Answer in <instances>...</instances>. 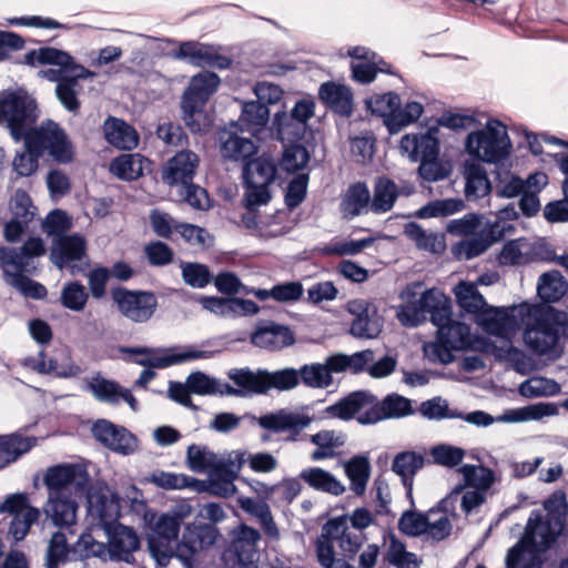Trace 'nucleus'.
Masks as SVG:
<instances>
[{
	"instance_id": "obj_1",
	"label": "nucleus",
	"mask_w": 568,
	"mask_h": 568,
	"mask_svg": "<svg viewBox=\"0 0 568 568\" xmlns=\"http://www.w3.org/2000/svg\"><path fill=\"white\" fill-rule=\"evenodd\" d=\"M49 489L43 513L54 526L70 527L77 523L78 499L87 498L88 513L104 524L120 515L116 495L104 483L90 485L87 469L79 464L50 467L43 479Z\"/></svg>"
},
{
	"instance_id": "obj_2",
	"label": "nucleus",
	"mask_w": 568,
	"mask_h": 568,
	"mask_svg": "<svg viewBox=\"0 0 568 568\" xmlns=\"http://www.w3.org/2000/svg\"><path fill=\"white\" fill-rule=\"evenodd\" d=\"M423 282H410L399 293L403 304L397 306L396 316L406 327H417L429 314L432 324L440 327L453 316L452 300L438 287L426 288Z\"/></svg>"
},
{
	"instance_id": "obj_3",
	"label": "nucleus",
	"mask_w": 568,
	"mask_h": 568,
	"mask_svg": "<svg viewBox=\"0 0 568 568\" xmlns=\"http://www.w3.org/2000/svg\"><path fill=\"white\" fill-rule=\"evenodd\" d=\"M423 282H410L399 293L403 304L397 306L396 316L406 327H417L429 314L432 324L440 327L453 316L452 300L438 287L426 288Z\"/></svg>"
},
{
	"instance_id": "obj_4",
	"label": "nucleus",
	"mask_w": 568,
	"mask_h": 568,
	"mask_svg": "<svg viewBox=\"0 0 568 568\" xmlns=\"http://www.w3.org/2000/svg\"><path fill=\"white\" fill-rule=\"evenodd\" d=\"M527 315L531 323L524 331L523 338L534 355H550L557 347L564 345V328L568 314L554 306L529 307Z\"/></svg>"
},
{
	"instance_id": "obj_5",
	"label": "nucleus",
	"mask_w": 568,
	"mask_h": 568,
	"mask_svg": "<svg viewBox=\"0 0 568 568\" xmlns=\"http://www.w3.org/2000/svg\"><path fill=\"white\" fill-rule=\"evenodd\" d=\"M511 148L507 128L496 119L487 120L481 129L471 131L465 139V151L471 158L488 164L505 161L510 155Z\"/></svg>"
},
{
	"instance_id": "obj_6",
	"label": "nucleus",
	"mask_w": 568,
	"mask_h": 568,
	"mask_svg": "<svg viewBox=\"0 0 568 568\" xmlns=\"http://www.w3.org/2000/svg\"><path fill=\"white\" fill-rule=\"evenodd\" d=\"M230 378L239 387V396L252 394H265L271 389L286 392L300 384V375L296 369L285 368L273 373L266 371L252 372L250 369H233Z\"/></svg>"
},
{
	"instance_id": "obj_7",
	"label": "nucleus",
	"mask_w": 568,
	"mask_h": 568,
	"mask_svg": "<svg viewBox=\"0 0 568 568\" xmlns=\"http://www.w3.org/2000/svg\"><path fill=\"white\" fill-rule=\"evenodd\" d=\"M3 108L6 128L16 142L28 138L37 128L38 103L26 90L18 89L4 92Z\"/></svg>"
},
{
	"instance_id": "obj_8",
	"label": "nucleus",
	"mask_w": 568,
	"mask_h": 568,
	"mask_svg": "<svg viewBox=\"0 0 568 568\" xmlns=\"http://www.w3.org/2000/svg\"><path fill=\"white\" fill-rule=\"evenodd\" d=\"M148 548L158 566L166 567L175 557L178 537L181 526L164 513L153 515L149 520Z\"/></svg>"
},
{
	"instance_id": "obj_9",
	"label": "nucleus",
	"mask_w": 568,
	"mask_h": 568,
	"mask_svg": "<svg viewBox=\"0 0 568 568\" xmlns=\"http://www.w3.org/2000/svg\"><path fill=\"white\" fill-rule=\"evenodd\" d=\"M33 151L41 156L48 154L58 163L68 164L73 160L72 142L65 131L53 120L43 121L28 136Z\"/></svg>"
},
{
	"instance_id": "obj_10",
	"label": "nucleus",
	"mask_w": 568,
	"mask_h": 568,
	"mask_svg": "<svg viewBox=\"0 0 568 568\" xmlns=\"http://www.w3.org/2000/svg\"><path fill=\"white\" fill-rule=\"evenodd\" d=\"M111 296L119 312L133 323L149 322L159 306L158 297L151 291L116 286L111 290Z\"/></svg>"
},
{
	"instance_id": "obj_11",
	"label": "nucleus",
	"mask_w": 568,
	"mask_h": 568,
	"mask_svg": "<svg viewBox=\"0 0 568 568\" xmlns=\"http://www.w3.org/2000/svg\"><path fill=\"white\" fill-rule=\"evenodd\" d=\"M376 396L367 390H356L327 406L325 414L329 417L349 420L356 418L363 425L378 422Z\"/></svg>"
},
{
	"instance_id": "obj_12",
	"label": "nucleus",
	"mask_w": 568,
	"mask_h": 568,
	"mask_svg": "<svg viewBox=\"0 0 568 568\" xmlns=\"http://www.w3.org/2000/svg\"><path fill=\"white\" fill-rule=\"evenodd\" d=\"M558 413L557 407L550 403H536L525 407L506 410L503 415L494 418L483 410H476L462 415L460 418L469 424L477 426H488L495 420L503 423H523L529 420H540L544 417L554 416Z\"/></svg>"
},
{
	"instance_id": "obj_13",
	"label": "nucleus",
	"mask_w": 568,
	"mask_h": 568,
	"mask_svg": "<svg viewBox=\"0 0 568 568\" xmlns=\"http://www.w3.org/2000/svg\"><path fill=\"white\" fill-rule=\"evenodd\" d=\"M87 254L85 239L78 234L54 237L50 251V261L59 270L68 268L72 276L82 274L84 267L74 263L81 261Z\"/></svg>"
},
{
	"instance_id": "obj_14",
	"label": "nucleus",
	"mask_w": 568,
	"mask_h": 568,
	"mask_svg": "<svg viewBox=\"0 0 568 568\" xmlns=\"http://www.w3.org/2000/svg\"><path fill=\"white\" fill-rule=\"evenodd\" d=\"M217 459L216 478L205 484V491L220 497L232 496L236 490L234 479L247 462V455L243 450H232L217 455Z\"/></svg>"
},
{
	"instance_id": "obj_15",
	"label": "nucleus",
	"mask_w": 568,
	"mask_h": 568,
	"mask_svg": "<svg viewBox=\"0 0 568 568\" xmlns=\"http://www.w3.org/2000/svg\"><path fill=\"white\" fill-rule=\"evenodd\" d=\"M462 488L455 487L446 498L440 500L436 508L426 513V536L430 539L440 541L450 535L453 523L457 518L455 506Z\"/></svg>"
},
{
	"instance_id": "obj_16",
	"label": "nucleus",
	"mask_w": 568,
	"mask_h": 568,
	"mask_svg": "<svg viewBox=\"0 0 568 568\" xmlns=\"http://www.w3.org/2000/svg\"><path fill=\"white\" fill-rule=\"evenodd\" d=\"M0 513L12 516L9 532L14 540H22L29 532L31 526L38 521L40 510L28 503L26 495L9 496L1 505Z\"/></svg>"
},
{
	"instance_id": "obj_17",
	"label": "nucleus",
	"mask_w": 568,
	"mask_h": 568,
	"mask_svg": "<svg viewBox=\"0 0 568 568\" xmlns=\"http://www.w3.org/2000/svg\"><path fill=\"white\" fill-rule=\"evenodd\" d=\"M439 129L429 126L425 132L407 133L402 136L399 149L412 162L434 160L439 156Z\"/></svg>"
},
{
	"instance_id": "obj_18",
	"label": "nucleus",
	"mask_w": 568,
	"mask_h": 568,
	"mask_svg": "<svg viewBox=\"0 0 568 568\" xmlns=\"http://www.w3.org/2000/svg\"><path fill=\"white\" fill-rule=\"evenodd\" d=\"M236 342H227L225 337H219L216 339L206 341L202 347H213L210 351H203L196 348L194 345H171L161 347H148V346H121L119 352L122 355H215L216 353L227 351L233 352L234 348L225 346L226 344H235Z\"/></svg>"
},
{
	"instance_id": "obj_19",
	"label": "nucleus",
	"mask_w": 568,
	"mask_h": 568,
	"mask_svg": "<svg viewBox=\"0 0 568 568\" xmlns=\"http://www.w3.org/2000/svg\"><path fill=\"white\" fill-rule=\"evenodd\" d=\"M253 345L270 352H278L296 342L294 332L288 325L271 320L258 321L251 334Z\"/></svg>"
},
{
	"instance_id": "obj_20",
	"label": "nucleus",
	"mask_w": 568,
	"mask_h": 568,
	"mask_svg": "<svg viewBox=\"0 0 568 568\" xmlns=\"http://www.w3.org/2000/svg\"><path fill=\"white\" fill-rule=\"evenodd\" d=\"M347 312L353 316L349 333L358 338H374L382 332L381 317L374 303L353 300L347 303Z\"/></svg>"
},
{
	"instance_id": "obj_21",
	"label": "nucleus",
	"mask_w": 568,
	"mask_h": 568,
	"mask_svg": "<svg viewBox=\"0 0 568 568\" xmlns=\"http://www.w3.org/2000/svg\"><path fill=\"white\" fill-rule=\"evenodd\" d=\"M216 537L217 530L213 526L190 523L185 526L182 538L176 545L175 557L190 568L193 555L213 545Z\"/></svg>"
},
{
	"instance_id": "obj_22",
	"label": "nucleus",
	"mask_w": 568,
	"mask_h": 568,
	"mask_svg": "<svg viewBox=\"0 0 568 568\" xmlns=\"http://www.w3.org/2000/svg\"><path fill=\"white\" fill-rule=\"evenodd\" d=\"M471 345L470 326L452 316L447 324L437 327L433 355H453L454 351H466Z\"/></svg>"
},
{
	"instance_id": "obj_23",
	"label": "nucleus",
	"mask_w": 568,
	"mask_h": 568,
	"mask_svg": "<svg viewBox=\"0 0 568 568\" xmlns=\"http://www.w3.org/2000/svg\"><path fill=\"white\" fill-rule=\"evenodd\" d=\"M174 57L187 60L195 67H210L219 70H227L233 62L230 57L220 54L213 47L196 41L181 42Z\"/></svg>"
},
{
	"instance_id": "obj_24",
	"label": "nucleus",
	"mask_w": 568,
	"mask_h": 568,
	"mask_svg": "<svg viewBox=\"0 0 568 568\" xmlns=\"http://www.w3.org/2000/svg\"><path fill=\"white\" fill-rule=\"evenodd\" d=\"M313 422L311 417L304 410H293L282 408L276 412H272L262 415L257 418L260 427L274 433L290 432L294 436L301 430L307 428Z\"/></svg>"
},
{
	"instance_id": "obj_25",
	"label": "nucleus",
	"mask_w": 568,
	"mask_h": 568,
	"mask_svg": "<svg viewBox=\"0 0 568 568\" xmlns=\"http://www.w3.org/2000/svg\"><path fill=\"white\" fill-rule=\"evenodd\" d=\"M93 436L111 450L130 455L138 449V439L124 427L100 419L92 427Z\"/></svg>"
},
{
	"instance_id": "obj_26",
	"label": "nucleus",
	"mask_w": 568,
	"mask_h": 568,
	"mask_svg": "<svg viewBox=\"0 0 568 568\" xmlns=\"http://www.w3.org/2000/svg\"><path fill=\"white\" fill-rule=\"evenodd\" d=\"M116 519L118 517L108 524L100 520L103 526V531L108 535L110 560H122L129 562L133 552L140 547V539L129 527L118 525L111 528V525Z\"/></svg>"
},
{
	"instance_id": "obj_27",
	"label": "nucleus",
	"mask_w": 568,
	"mask_h": 568,
	"mask_svg": "<svg viewBox=\"0 0 568 568\" xmlns=\"http://www.w3.org/2000/svg\"><path fill=\"white\" fill-rule=\"evenodd\" d=\"M562 530L564 528L559 521L547 520L539 510H534L528 518L524 536L520 540L546 551Z\"/></svg>"
},
{
	"instance_id": "obj_28",
	"label": "nucleus",
	"mask_w": 568,
	"mask_h": 568,
	"mask_svg": "<svg viewBox=\"0 0 568 568\" xmlns=\"http://www.w3.org/2000/svg\"><path fill=\"white\" fill-rule=\"evenodd\" d=\"M47 252L41 237H29L20 247L0 246V268H29L30 262Z\"/></svg>"
},
{
	"instance_id": "obj_29",
	"label": "nucleus",
	"mask_w": 568,
	"mask_h": 568,
	"mask_svg": "<svg viewBox=\"0 0 568 568\" xmlns=\"http://www.w3.org/2000/svg\"><path fill=\"white\" fill-rule=\"evenodd\" d=\"M199 156L191 150H181L172 156L163 169L162 179L169 185H178L193 181Z\"/></svg>"
},
{
	"instance_id": "obj_30",
	"label": "nucleus",
	"mask_w": 568,
	"mask_h": 568,
	"mask_svg": "<svg viewBox=\"0 0 568 568\" xmlns=\"http://www.w3.org/2000/svg\"><path fill=\"white\" fill-rule=\"evenodd\" d=\"M318 99L335 114L348 118L354 110V97L352 90L341 83L327 81L318 88Z\"/></svg>"
},
{
	"instance_id": "obj_31",
	"label": "nucleus",
	"mask_w": 568,
	"mask_h": 568,
	"mask_svg": "<svg viewBox=\"0 0 568 568\" xmlns=\"http://www.w3.org/2000/svg\"><path fill=\"white\" fill-rule=\"evenodd\" d=\"M477 322L487 334L506 339L517 327L516 316L505 307H486Z\"/></svg>"
},
{
	"instance_id": "obj_32",
	"label": "nucleus",
	"mask_w": 568,
	"mask_h": 568,
	"mask_svg": "<svg viewBox=\"0 0 568 568\" xmlns=\"http://www.w3.org/2000/svg\"><path fill=\"white\" fill-rule=\"evenodd\" d=\"M3 282L19 292L23 297L31 300H44L48 295L47 287L30 277V268H1Z\"/></svg>"
},
{
	"instance_id": "obj_33",
	"label": "nucleus",
	"mask_w": 568,
	"mask_h": 568,
	"mask_svg": "<svg viewBox=\"0 0 568 568\" xmlns=\"http://www.w3.org/2000/svg\"><path fill=\"white\" fill-rule=\"evenodd\" d=\"M103 133L108 143L119 150L130 151L139 144L136 130L119 118L108 116L103 123Z\"/></svg>"
},
{
	"instance_id": "obj_34",
	"label": "nucleus",
	"mask_w": 568,
	"mask_h": 568,
	"mask_svg": "<svg viewBox=\"0 0 568 568\" xmlns=\"http://www.w3.org/2000/svg\"><path fill=\"white\" fill-rule=\"evenodd\" d=\"M220 78L214 72L203 71L193 75L184 90L181 102L205 105L220 85Z\"/></svg>"
},
{
	"instance_id": "obj_35",
	"label": "nucleus",
	"mask_w": 568,
	"mask_h": 568,
	"mask_svg": "<svg viewBox=\"0 0 568 568\" xmlns=\"http://www.w3.org/2000/svg\"><path fill=\"white\" fill-rule=\"evenodd\" d=\"M221 155L230 161H245L257 152V146L248 138H243L234 132L222 131L220 133Z\"/></svg>"
},
{
	"instance_id": "obj_36",
	"label": "nucleus",
	"mask_w": 568,
	"mask_h": 568,
	"mask_svg": "<svg viewBox=\"0 0 568 568\" xmlns=\"http://www.w3.org/2000/svg\"><path fill=\"white\" fill-rule=\"evenodd\" d=\"M71 357H26L23 366L40 374L70 377L79 374L80 368L71 363Z\"/></svg>"
},
{
	"instance_id": "obj_37",
	"label": "nucleus",
	"mask_w": 568,
	"mask_h": 568,
	"mask_svg": "<svg viewBox=\"0 0 568 568\" xmlns=\"http://www.w3.org/2000/svg\"><path fill=\"white\" fill-rule=\"evenodd\" d=\"M465 195L467 200H476L488 195L491 183L485 168L476 162H466L464 166Z\"/></svg>"
},
{
	"instance_id": "obj_38",
	"label": "nucleus",
	"mask_w": 568,
	"mask_h": 568,
	"mask_svg": "<svg viewBox=\"0 0 568 568\" xmlns=\"http://www.w3.org/2000/svg\"><path fill=\"white\" fill-rule=\"evenodd\" d=\"M186 466L194 473H209L210 480L216 478L217 455L204 445H190L186 449Z\"/></svg>"
},
{
	"instance_id": "obj_39",
	"label": "nucleus",
	"mask_w": 568,
	"mask_h": 568,
	"mask_svg": "<svg viewBox=\"0 0 568 568\" xmlns=\"http://www.w3.org/2000/svg\"><path fill=\"white\" fill-rule=\"evenodd\" d=\"M277 166L267 158L260 156L246 161L243 165L242 178L244 183L270 186L276 179Z\"/></svg>"
},
{
	"instance_id": "obj_40",
	"label": "nucleus",
	"mask_w": 568,
	"mask_h": 568,
	"mask_svg": "<svg viewBox=\"0 0 568 568\" xmlns=\"http://www.w3.org/2000/svg\"><path fill=\"white\" fill-rule=\"evenodd\" d=\"M454 293L459 308L464 313L475 315L477 320L481 312L489 306L474 283L460 281L454 287Z\"/></svg>"
},
{
	"instance_id": "obj_41",
	"label": "nucleus",
	"mask_w": 568,
	"mask_h": 568,
	"mask_svg": "<svg viewBox=\"0 0 568 568\" xmlns=\"http://www.w3.org/2000/svg\"><path fill=\"white\" fill-rule=\"evenodd\" d=\"M300 478L315 490L339 496L345 491V486L329 471L321 467L304 468Z\"/></svg>"
},
{
	"instance_id": "obj_42",
	"label": "nucleus",
	"mask_w": 568,
	"mask_h": 568,
	"mask_svg": "<svg viewBox=\"0 0 568 568\" xmlns=\"http://www.w3.org/2000/svg\"><path fill=\"white\" fill-rule=\"evenodd\" d=\"M94 396L102 402L116 404L120 400H124L129 404L132 410L138 409V400L131 394L129 389L121 387L114 382L106 379H95L90 385Z\"/></svg>"
},
{
	"instance_id": "obj_43",
	"label": "nucleus",
	"mask_w": 568,
	"mask_h": 568,
	"mask_svg": "<svg viewBox=\"0 0 568 568\" xmlns=\"http://www.w3.org/2000/svg\"><path fill=\"white\" fill-rule=\"evenodd\" d=\"M544 552L530 544L519 540L507 554L508 568H540Z\"/></svg>"
},
{
	"instance_id": "obj_44",
	"label": "nucleus",
	"mask_w": 568,
	"mask_h": 568,
	"mask_svg": "<svg viewBox=\"0 0 568 568\" xmlns=\"http://www.w3.org/2000/svg\"><path fill=\"white\" fill-rule=\"evenodd\" d=\"M424 466V457L416 452H402L394 457L392 470L402 478L408 494L412 491L413 478Z\"/></svg>"
},
{
	"instance_id": "obj_45",
	"label": "nucleus",
	"mask_w": 568,
	"mask_h": 568,
	"mask_svg": "<svg viewBox=\"0 0 568 568\" xmlns=\"http://www.w3.org/2000/svg\"><path fill=\"white\" fill-rule=\"evenodd\" d=\"M37 444L36 437L12 434L0 440V469L17 460Z\"/></svg>"
},
{
	"instance_id": "obj_46",
	"label": "nucleus",
	"mask_w": 568,
	"mask_h": 568,
	"mask_svg": "<svg viewBox=\"0 0 568 568\" xmlns=\"http://www.w3.org/2000/svg\"><path fill=\"white\" fill-rule=\"evenodd\" d=\"M568 290V283L559 271L542 273L537 285V295L545 303L559 301Z\"/></svg>"
},
{
	"instance_id": "obj_47",
	"label": "nucleus",
	"mask_w": 568,
	"mask_h": 568,
	"mask_svg": "<svg viewBox=\"0 0 568 568\" xmlns=\"http://www.w3.org/2000/svg\"><path fill=\"white\" fill-rule=\"evenodd\" d=\"M311 442L316 445L311 459L314 462L333 458L335 449L345 444V435L335 430H321L311 436Z\"/></svg>"
},
{
	"instance_id": "obj_48",
	"label": "nucleus",
	"mask_w": 568,
	"mask_h": 568,
	"mask_svg": "<svg viewBox=\"0 0 568 568\" xmlns=\"http://www.w3.org/2000/svg\"><path fill=\"white\" fill-rule=\"evenodd\" d=\"M326 530L335 546L339 548L345 556H352L361 548L362 536L349 530L342 521H329Z\"/></svg>"
},
{
	"instance_id": "obj_49",
	"label": "nucleus",
	"mask_w": 568,
	"mask_h": 568,
	"mask_svg": "<svg viewBox=\"0 0 568 568\" xmlns=\"http://www.w3.org/2000/svg\"><path fill=\"white\" fill-rule=\"evenodd\" d=\"M398 197V187L395 182L386 176H381L374 185V195L371 210L376 213L390 211Z\"/></svg>"
},
{
	"instance_id": "obj_50",
	"label": "nucleus",
	"mask_w": 568,
	"mask_h": 568,
	"mask_svg": "<svg viewBox=\"0 0 568 568\" xmlns=\"http://www.w3.org/2000/svg\"><path fill=\"white\" fill-rule=\"evenodd\" d=\"M424 113V105L417 101H408L403 106H398L395 115L384 120L389 134H396L404 128L415 123Z\"/></svg>"
},
{
	"instance_id": "obj_51",
	"label": "nucleus",
	"mask_w": 568,
	"mask_h": 568,
	"mask_svg": "<svg viewBox=\"0 0 568 568\" xmlns=\"http://www.w3.org/2000/svg\"><path fill=\"white\" fill-rule=\"evenodd\" d=\"M151 481L163 489L192 488L196 491H205L204 481L197 480L184 474H175L156 470L151 475Z\"/></svg>"
},
{
	"instance_id": "obj_52",
	"label": "nucleus",
	"mask_w": 568,
	"mask_h": 568,
	"mask_svg": "<svg viewBox=\"0 0 568 568\" xmlns=\"http://www.w3.org/2000/svg\"><path fill=\"white\" fill-rule=\"evenodd\" d=\"M344 470L351 481V490L361 496L366 490L371 467L366 457L356 456L344 463Z\"/></svg>"
},
{
	"instance_id": "obj_53",
	"label": "nucleus",
	"mask_w": 568,
	"mask_h": 568,
	"mask_svg": "<svg viewBox=\"0 0 568 568\" xmlns=\"http://www.w3.org/2000/svg\"><path fill=\"white\" fill-rule=\"evenodd\" d=\"M458 471L463 475L464 484L457 487H463L460 494L466 488H473L487 493L495 481L494 471L484 466L464 465Z\"/></svg>"
},
{
	"instance_id": "obj_54",
	"label": "nucleus",
	"mask_w": 568,
	"mask_h": 568,
	"mask_svg": "<svg viewBox=\"0 0 568 568\" xmlns=\"http://www.w3.org/2000/svg\"><path fill=\"white\" fill-rule=\"evenodd\" d=\"M143 161L140 154H122L111 161L110 171L121 180L134 181L143 175Z\"/></svg>"
},
{
	"instance_id": "obj_55",
	"label": "nucleus",
	"mask_w": 568,
	"mask_h": 568,
	"mask_svg": "<svg viewBox=\"0 0 568 568\" xmlns=\"http://www.w3.org/2000/svg\"><path fill=\"white\" fill-rule=\"evenodd\" d=\"M182 120L185 126L194 134L209 132L212 121L204 110L203 104L181 102Z\"/></svg>"
},
{
	"instance_id": "obj_56",
	"label": "nucleus",
	"mask_w": 568,
	"mask_h": 568,
	"mask_svg": "<svg viewBox=\"0 0 568 568\" xmlns=\"http://www.w3.org/2000/svg\"><path fill=\"white\" fill-rule=\"evenodd\" d=\"M100 531H103V526L99 521L89 532H84L80 536L77 542V549L81 555L84 557H98L102 560L110 559L108 544L99 541L95 538L99 536Z\"/></svg>"
},
{
	"instance_id": "obj_57",
	"label": "nucleus",
	"mask_w": 568,
	"mask_h": 568,
	"mask_svg": "<svg viewBox=\"0 0 568 568\" xmlns=\"http://www.w3.org/2000/svg\"><path fill=\"white\" fill-rule=\"evenodd\" d=\"M366 109L374 115L388 120L395 115L398 106H400V97L395 91L385 93H375L365 100Z\"/></svg>"
},
{
	"instance_id": "obj_58",
	"label": "nucleus",
	"mask_w": 568,
	"mask_h": 568,
	"mask_svg": "<svg viewBox=\"0 0 568 568\" xmlns=\"http://www.w3.org/2000/svg\"><path fill=\"white\" fill-rule=\"evenodd\" d=\"M186 383L192 393L199 395L207 394H221V395H237V388H233L227 384L220 383L215 379H211L209 376L202 373L191 374Z\"/></svg>"
},
{
	"instance_id": "obj_59",
	"label": "nucleus",
	"mask_w": 568,
	"mask_h": 568,
	"mask_svg": "<svg viewBox=\"0 0 568 568\" xmlns=\"http://www.w3.org/2000/svg\"><path fill=\"white\" fill-rule=\"evenodd\" d=\"M24 142V149L17 151L16 155L12 160V171L19 178H29L32 176L39 168V160L41 154H38L37 151H33L31 142L28 138L22 139Z\"/></svg>"
},
{
	"instance_id": "obj_60",
	"label": "nucleus",
	"mask_w": 568,
	"mask_h": 568,
	"mask_svg": "<svg viewBox=\"0 0 568 568\" xmlns=\"http://www.w3.org/2000/svg\"><path fill=\"white\" fill-rule=\"evenodd\" d=\"M378 422L385 418H399L412 413L410 400L397 394L386 396L382 402L376 398Z\"/></svg>"
},
{
	"instance_id": "obj_61",
	"label": "nucleus",
	"mask_w": 568,
	"mask_h": 568,
	"mask_svg": "<svg viewBox=\"0 0 568 568\" xmlns=\"http://www.w3.org/2000/svg\"><path fill=\"white\" fill-rule=\"evenodd\" d=\"M369 201L371 194L367 185L363 182H357L348 187L345 197L342 201V206L344 212L352 216H357L362 214Z\"/></svg>"
},
{
	"instance_id": "obj_62",
	"label": "nucleus",
	"mask_w": 568,
	"mask_h": 568,
	"mask_svg": "<svg viewBox=\"0 0 568 568\" xmlns=\"http://www.w3.org/2000/svg\"><path fill=\"white\" fill-rule=\"evenodd\" d=\"M241 507L248 514L258 518L262 528L265 534L271 537H277L278 530L274 523L270 507L265 501L257 500L254 498H245L241 500Z\"/></svg>"
},
{
	"instance_id": "obj_63",
	"label": "nucleus",
	"mask_w": 568,
	"mask_h": 568,
	"mask_svg": "<svg viewBox=\"0 0 568 568\" xmlns=\"http://www.w3.org/2000/svg\"><path fill=\"white\" fill-rule=\"evenodd\" d=\"M310 159L311 154L304 145L301 143L288 144L283 151L280 166L287 173H300L306 168Z\"/></svg>"
},
{
	"instance_id": "obj_64",
	"label": "nucleus",
	"mask_w": 568,
	"mask_h": 568,
	"mask_svg": "<svg viewBox=\"0 0 568 568\" xmlns=\"http://www.w3.org/2000/svg\"><path fill=\"white\" fill-rule=\"evenodd\" d=\"M260 540L257 530L242 526L233 541V548L241 561H252L256 552V544Z\"/></svg>"
}]
</instances>
